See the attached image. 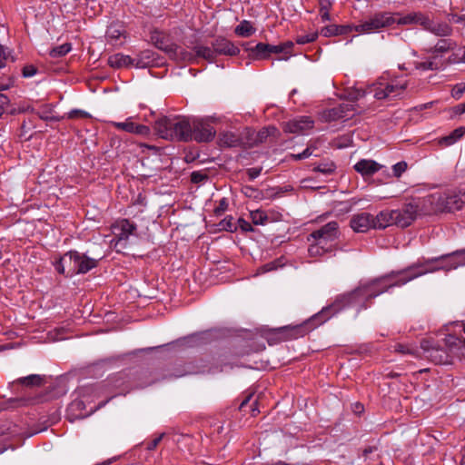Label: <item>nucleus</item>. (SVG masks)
<instances>
[{
	"instance_id": "1",
	"label": "nucleus",
	"mask_w": 465,
	"mask_h": 465,
	"mask_svg": "<svg viewBox=\"0 0 465 465\" xmlns=\"http://www.w3.org/2000/svg\"><path fill=\"white\" fill-rule=\"evenodd\" d=\"M389 276H381L368 282L361 284L351 292L338 295L334 302L324 307L314 315V319H320L319 323H323L331 316L348 307H358V311L366 309L367 302L388 291L386 286Z\"/></svg>"
},
{
	"instance_id": "2",
	"label": "nucleus",
	"mask_w": 465,
	"mask_h": 465,
	"mask_svg": "<svg viewBox=\"0 0 465 465\" xmlns=\"http://www.w3.org/2000/svg\"><path fill=\"white\" fill-rule=\"evenodd\" d=\"M438 262L439 259L434 257L423 262H415L401 271L391 272L386 274L385 276H389L385 283L387 289L402 286L420 276L440 271L441 269Z\"/></svg>"
},
{
	"instance_id": "3",
	"label": "nucleus",
	"mask_w": 465,
	"mask_h": 465,
	"mask_svg": "<svg viewBox=\"0 0 465 465\" xmlns=\"http://www.w3.org/2000/svg\"><path fill=\"white\" fill-rule=\"evenodd\" d=\"M155 133L170 141H190V118L185 116H162L154 123Z\"/></svg>"
},
{
	"instance_id": "4",
	"label": "nucleus",
	"mask_w": 465,
	"mask_h": 465,
	"mask_svg": "<svg viewBox=\"0 0 465 465\" xmlns=\"http://www.w3.org/2000/svg\"><path fill=\"white\" fill-rule=\"evenodd\" d=\"M340 234L337 222H330L308 236L310 246L308 252L311 257L322 256L332 250V242Z\"/></svg>"
},
{
	"instance_id": "5",
	"label": "nucleus",
	"mask_w": 465,
	"mask_h": 465,
	"mask_svg": "<svg viewBox=\"0 0 465 465\" xmlns=\"http://www.w3.org/2000/svg\"><path fill=\"white\" fill-rule=\"evenodd\" d=\"M424 204L433 213L458 211L465 204V192L449 190L434 193L424 198Z\"/></svg>"
},
{
	"instance_id": "6",
	"label": "nucleus",
	"mask_w": 465,
	"mask_h": 465,
	"mask_svg": "<svg viewBox=\"0 0 465 465\" xmlns=\"http://www.w3.org/2000/svg\"><path fill=\"white\" fill-rule=\"evenodd\" d=\"M421 357H424L435 364H452L453 353L450 344L448 348L440 346L433 340H422L420 341Z\"/></svg>"
},
{
	"instance_id": "7",
	"label": "nucleus",
	"mask_w": 465,
	"mask_h": 465,
	"mask_svg": "<svg viewBox=\"0 0 465 465\" xmlns=\"http://www.w3.org/2000/svg\"><path fill=\"white\" fill-rule=\"evenodd\" d=\"M216 122L213 116L204 118H190V141L208 143L213 140L216 131L212 125Z\"/></svg>"
},
{
	"instance_id": "8",
	"label": "nucleus",
	"mask_w": 465,
	"mask_h": 465,
	"mask_svg": "<svg viewBox=\"0 0 465 465\" xmlns=\"http://www.w3.org/2000/svg\"><path fill=\"white\" fill-rule=\"evenodd\" d=\"M406 80L395 78L391 81L380 79L370 87L369 93L378 99L395 98L400 96L407 88Z\"/></svg>"
},
{
	"instance_id": "9",
	"label": "nucleus",
	"mask_w": 465,
	"mask_h": 465,
	"mask_svg": "<svg viewBox=\"0 0 465 465\" xmlns=\"http://www.w3.org/2000/svg\"><path fill=\"white\" fill-rule=\"evenodd\" d=\"M395 24V15L390 12H379L368 17L355 26V31L361 34H371Z\"/></svg>"
},
{
	"instance_id": "10",
	"label": "nucleus",
	"mask_w": 465,
	"mask_h": 465,
	"mask_svg": "<svg viewBox=\"0 0 465 465\" xmlns=\"http://www.w3.org/2000/svg\"><path fill=\"white\" fill-rule=\"evenodd\" d=\"M112 229L115 241L114 247L120 250L127 247L129 238L135 235L137 226L127 219H122L117 221Z\"/></svg>"
},
{
	"instance_id": "11",
	"label": "nucleus",
	"mask_w": 465,
	"mask_h": 465,
	"mask_svg": "<svg viewBox=\"0 0 465 465\" xmlns=\"http://www.w3.org/2000/svg\"><path fill=\"white\" fill-rule=\"evenodd\" d=\"M151 40L155 47L169 54L171 58H186L187 54L183 53L177 45L172 43L163 34L154 32L151 36Z\"/></svg>"
},
{
	"instance_id": "12",
	"label": "nucleus",
	"mask_w": 465,
	"mask_h": 465,
	"mask_svg": "<svg viewBox=\"0 0 465 465\" xmlns=\"http://www.w3.org/2000/svg\"><path fill=\"white\" fill-rule=\"evenodd\" d=\"M419 206L415 203H405L401 208L393 210L395 225L405 228L416 219Z\"/></svg>"
},
{
	"instance_id": "13",
	"label": "nucleus",
	"mask_w": 465,
	"mask_h": 465,
	"mask_svg": "<svg viewBox=\"0 0 465 465\" xmlns=\"http://www.w3.org/2000/svg\"><path fill=\"white\" fill-rule=\"evenodd\" d=\"M439 265L442 271H451L465 265V249L458 250L439 257Z\"/></svg>"
},
{
	"instance_id": "14",
	"label": "nucleus",
	"mask_w": 465,
	"mask_h": 465,
	"mask_svg": "<svg viewBox=\"0 0 465 465\" xmlns=\"http://www.w3.org/2000/svg\"><path fill=\"white\" fill-rule=\"evenodd\" d=\"M320 319H314V316L309 321L295 326H285L280 329L281 333L284 334L290 339H297L299 337L304 336L311 330L314 329L316 326L321 325L319 323Z\"/></svg>"
},
{
	"instance_id": "15",
	"label": "nucleus",
	"mask_w": 465,
	"mask_h": 465,
	"mask_svg": "<svg viewBox=\"0 0 465 465\" xmlns=\"http://www.w3.org/2000/svg\"><path fill=\"white\" fill-rule=\"evenodd\" d=\"M219 143L225 147H247L246 131L244 133L223 131L220 133Z\"/></svg>"
},
{
	"instance_id": "16",
	"label": "nucleus",
	"mask_w": 465,
	"mask_h": 465,
	"mask_svg": "<svg viewBox=\"0 0 465 465\" xmlns=\"http://www.w3.org/2000/svg\"><path fill=\"white\" fill-rule=\"evenodd\" d=\"M75 257L76 251H69L64 253L58 261L55 262V270L64 275H75Z\"/></svg>"
},
{
	"instance_id": "17",
	"label": "nucleus",
	"mask_w": 465,
	"mask_h": 465,
	"mask_svg": "<svg viewBox=\"0 0 465 465\" xmlns=\"http://www.w3.org/2000/svg\"><path fill=\"white\" fill-rule=\"evenodd\" d=\"M111 124L119 131L147 136L150 134V128L147 125L136 124L133 117H128L124 122H111Z\"/></svg>"
},
{
	"instance_id": "18",
	"label": "nucleus",
	"mask_w": 465,
	"mask_h": 465,
	"mask_svg": "<svg viewBox=\"0 0 465 465\" xmlns=\"http://www.w3.org/2000/svg\"><path fill=\"white\" fill-rule=\"evenodd\" d=\"M278 130L276 127L270 125L262 128L259 132L246 130L247 147H252L258 143L265 142L270 136H276Z\"/></svg>"
},
{
	"instance_id": "19",
	"label": "nucleus",
	"mask_w": 465,
	"mask_h": 465,
	"mask_svg": "<svg viewBox=\"0 0 465 465\" xmlns=\"http://www.w3.org/2000/svg\"><path fill=\"white\" fill-rule=\"evenodd\" d=\"M351 229L356 232H366L374 229L373 215L369 213L354 214L350 222Z\"/></svg>"
},
{
	"instance_id": "20",
	"label": "nucleus",
	"mask_w": 465,
	"mask_h": 465,
	"mask_svg": "<svg viewBox=\"0 0 465 465\" xmlns=\"http://www.w3.org/2000/svg\"><path fill=\"white\" fill-rule=\"evenodd\" d=\"M314 121L310 116H299L294 118L283 125V130L291 134H302L304 131L312 129Z\"/></svg>"
},
{
	"instance_id": "21",
	"label": "nucleus",
	"mask_w": 465,
	"mask_h": 465,
	"mask_svg": "<svg viewBox=\"0 0 465 465\" xmlns=\"http://www.w3.org/2000/svg\"><path fill=\"white\" fill-rule=\"evenodd\" d=\"M423 29L430 32L438 37H449L452 35L453 29L446 22H435L430 18L427 15L426 23L423 25Z\"/></svg>"
},
{
	"instance_id": "22",
	"label": "nucleus",
	"mask_w": 465,
	"mask_h": 465,
	"mask_svg": "<svg viewBox=\"0 0 465 465\" xmlns=\"http://www.w3.org/2000/svg\"><path fill=\"white\" fill-rule=\"evenodd\" d=\"M213 48L214 49L215 54H223V55H237L240 53V49L230 40L219 37L213 41L212 44Z\"/></svg>"
},
{
	"instance_id": "23",
	"label": "nucleus",
	"mask_w": 465,
	"mask_h": 465,
	"mask_svg": "<svg viewBox=\"0 0 465 465\" xmlns=\"http://www.w3.org/2000/svg\"><path fill=\"white\" fill-rule=\"evenodd\" d=\"M395 15V24L399 25H419L423 28L426 23L427 15L421 12H411L405 15H401L399 13Z\"/></svg>"
},
{
	"instance_id": "24",
	"label": "nucleus",
	"mask_w": 465,
	"mask_h": 465,
	"mask_svg": "<svg viewBox=\"0 0 465 465\" xmlns=\"http://www.w3.org/2000/svg\"><path fill=\"white\" fill-rule=\"evenodd\" d=\"M75 263V274H84L95 268L98 264V260L76 251Z\"/></svg>"
},
{
	"instance_id": "25",
	"label": "nucleus",
	"mask_w": 465,
	"mask_h": 465,
	"mask_svg": "<svg viewBox=\"0 0 465 465\" xmlns=\"http://www.w3.org/2000/svg\"><path fill=\"white\" fill-rule=\"evenodd\" d=\"M381 165L373 160L361 159L355 163L354 169L362 176H371L381 169Z\"/></svg>"
},
{
	"instance_id": "26",
	"label": "nucleus",
	"mask_w": 465,
	"mask_h": 465,
	"mask_svg": "<svg viewBox=\"0 0 465 465\" xmlns=\"http://www.w3.org/2000/svg\"><path fill=\"white\" fill-rule=\"evenodd\" d=\"M374 229H385L391 225H395L393 210H383L376 216H373Z\"/></svg>"
},
{
	"instance_id": "27",
	"label": "nucleus",
	"mask_w": 465,
	"mask_h": 465,
	"mask_svg": "<svg viewBox=\"0 0 465 465\" xmlns=\"http://www.w3.org/2000/svg\"><path fill=\"white\" fill-rule=\"evenodd\" d=\"M154 53L151 50L140 52L135 57H133V65L137 68H146L154 64Z\"/></svg>"
},
{
	"instance_id": "28",
	"label": "nucleus",
	"mask_w": 465,
	"mask_h": 465,
	"mask_svg": "<svg viewBox=\"0 0 465 465\" xmlns=\"http://www.w3.org/2000/svg\"><path fill=\"white\" fill-rule=\"evenodd\" d=\"M456 47V42L450 38L443 37L440 39L433 47L428 50L431 54H445L450 50H454Z\"/></svg>"
},
{
	"instance_id": "29",
	"label": "nucleus",
	"mask_w": 465,
	"mask_h": 465,
	"mask_svg": "<svg viewBox=\"0 0 465 465\" xmlns=\"http://www.w3.org/2000/svg\"><path fill=\"white\" fill-rule=\"evenodd\" d=\"M133 57L123 54H115L108 58V64L113 68L133 65Z\"/></svg>"
},
{
	"instance_id": "30",
	"label": "nucleus",
	"mask_w": 465,
	"mask_h": 465,
	"mask_svg": "<svg viewBox=\"0 0 465 465\" xmlns=\"http://www.w3.org/2000/svg\"><path fill=\"white\" fill-rule=\"evenodd\" d=\"M242 46L246 51L252 52L258 57L264 58L269 54V44L258 43L255 45H252L246 43Z\"/></svg>"
},
{
	"instance_id": "31",
	"label": "nucleus",
	"mask_w": 465,
	"mask_h": 465,
	"mask_svg": "<svg viewBox=\"0 0 465 465\" xmlns=\"http://www.w3.org/2000/svg\"><path fill=\"white\" fill-rule=\"evenodd\" d=\"M394 351L403 355H411L415 358L421 357V350L413 344L398 343L394 346Z\"/></svg>"
},
{
	"instance_id": "32",
	"label": "nucleus",
	"mask_w": 465,
	"mask_h": 465,
	"mask_svg": "<svg viewBox=\"0 0 465 465\" xmlns=\"http://www.w3.org/2000/svg\"><path fill=\"white\" fill-rule=\"evenodd\" d=\"M255 28L248 20L242 21L234 29V33L242 37H249L255 33Z\"/></svg>"
},
{
	"instance_id": "33",
	"label": "nucleus",
	"mask_w": 465,
	"mask_h": 465,
	"mask_svg": "<svg viewBox=\"0 0 465 465\" xmlns=\"http://www.w3.org/2000/svg\"><path fill=\"white\" fill-rule=\"evenodd\" d=\"M465 134V129L463 127H459L453 130L449 135L442 137L440 140V143L450 146L455 143L460 138L463 136Z\"/></svg>"
},
{
	"instance_id": "34",
	"label": "nucleus",
	"mask_w": 465,
	"mask_h": 465,
	"mask_svg": "<svg viewBox=\"0 0 465 465\" xmlns=\"http://www.w3.org/2000/svg\"><path fill=\"white\" fill-rule=\"evenodd\" d=\"M16 382L26 387H39L43 384L44 378L38 374H31L19 378Z\"/></svg>"
},
{
	"instance_id": "35",
	"label": "nucleus",
	"mask_w": 465,
	"mask_h": 465,
	"mask_svg": "<svg viewBox=\"0 0 465 465\" xmlns=\"http://www.w3.org/2000/svg\"><path fill=\"white\" fill-rule=\"evenodd\" d=\"M450 51L452 54L448 58L450 64L465 63V46H458L456 45L455 49Z\"/></svg>"
},
{
	"instance_id": "36",
	"label": "nucleus",
	"mask_w": 465,
	"mask_h": 465,
	"mask_svg": "<svg viewBox=\"0 0 465 465\" xmlns=\"http://www.w3.org/2000/svg\"><path fill=\"white\" fill-rule=\"evenodd\" d=\"M194 50L197 56L203 57L208 61H213L216 56L213 48L199 45L195 46Z\"/></svg>"
},
{
	"instance_id": "37",
	"label": "nucleus",
	"mask_w": 465,
	"mask_h": 465,
	"mask_svg": "<svg viewBox=\"0 0 465 465\" xmlns=\"http://www.w3.org/2000/svg\"><path fill=\"white\" fill-rule=\"evenodd\" d=\"M72 49L71 44L65 43L50 50L49 55L52 58H59L67 54Z\"/></svg>"
},
{
	"instance_id": "38",
	"label": "nucleus",
	"mask_w": 465,
	"mask_h": 465,
	"mask_svg": "<svg viewBox=\"0 0 465 465\" xmlns=\"http://www.w3.org/2000/svg\"><path fill=\"white\" fill-rule=\"evenodd\" d=\"M252 222L255 225H264L268 221V215L262 210L257 209L250 213Z\"/></svg>"
},
{
	"instance_id": "39",
	"label": "nucleus",
	"mask_w": 465,
	"mask_h": 465,
	"mask_svg": "<svg viewBox=\"0 0 465 465\" xmlns=\"http://www.w3.org/2000/svg\"><path fill=\"white\" fill-rule=\"evenodd\" d=\"M349 111V104H341L338 108H333L329 112L331 119L349 117L351 114H347Z\"/></svg>"
},
{
	"instance_id": "40",
	"label": "nucleus",
	"mask_w": 465,
	"mask_h": 465,
	"mask_svg": "<svg viewBox=\"0 0 465 465\" xmlns=\"http://www.w3.org/2000/svg\"><path fill=\"white\" fill-rule=\"evenodd\" d=\"M336 166L332 162H326L319 163L317 166L313 168L314 172H319L323 174H331L334 172Z\"/></svg>"
},
{
	"instance_id": "41",
	"label": "nucleus",
	"mask_w": 465,
	"mask_h": 465,
	"mask_svg": "<svg viewBox=\"0 0 465 465\" xmlns=\"http://www.w3.org/2000/svg\"><path fill=\"white\" fill-rule=\"evenodd\" d=\"M318 37V32L313 31L305 35H298L296 37V43L298 45H305L315 41Z\"/></svg>"
},
{
	"instance_id": "42",
	"label": "nucleus",
	"mask_w": 465,
	"mask_h": 465,
	"mask_svg": "<svg viewBox=\"0 0 465 465\" xmlns=\"http://www.w3.org/2000/svg\"><path fill=\"white\" fill-rule=\"evenodd\" d=\"M450 342V350L455 351V353H461L465 351V339L452 338Z\"/></svg>"
},
{
	"instance_id": "43",
	"label": "nucleus",
	"mask_w": 465,
	"mask_h": 465,
	"mask_svg": "<svg viewBox=\"0 0 465 465\" xmlns=\"http://www.w3.org/2000/svg\"><path fill=\"white\" fill-rule=\"evenodd\" d=\"M232 221H233V218L232 216L225 217L223 220H222L219 223V224H218L219 228L221 230H224L227 232H233L234 230H236V226L234 225Z\"/></svg>"
},
{
	"instance_id": "44",
	"label": "nucleus",
	"mask_w": 465,
	"mask_h": 465,
	"mask_svg": "<svg viewBox=\"0 0 465 465\" xmlns=\"http://www.w3.org/2000/svg\"><path fill=\"white\" fill-rule=\"evenodd\" d=\"M465 93V83H459L451 89V96L459 100Z\"/></svg>"
},
{
	"instance_id": "45",
	"label": "nucleus",
	"mask_w": 465,
	"mask_h": 465,
	"mask_svg": "<svg viewBox=\"0 0 465 465\" xmlns=\"http://www.w3.org/2000/svg\"><path fill=\"white\" fill-rule=\"evenodd\" d=\"M321 35L324 37H331L334 35H338V30L336 25H330L327 26H324L321 30Z\"/></svg>"
},
{
	"instance_id": "46",
	"label": "nucleus",
	"mask_w": 465,
	"mask_h": 465,
	"mask_svg": "<svg viewBox=\"0 0 465 465\" xmlns=\"http://www.w3.org/2000/svg\"><path fill=\"white\" fill-rule=\"evenodd\" d=\"M407 163L405 162H399L392 166L393 175L395 177H401V174L406 171Z\"/></svg>"
},
{
	"instance_id": "47",
	"label": "nucleus",
	"mask_w": 465,
	"mask_h": 465,
	"mask_svg": "<svg viewBox=\"0 0 465 465\" xmlns=\"http://www.w3.org/2000/svg\"><path fill=\"white\" fill-rule=\"evenodd\" d=\"M37 73V68L33 64H27L23 68V76L25 78L32 77Z\"/></svg>"
},
{
	"instance_id": "48",
	"label": "nucleus",
	"mask_w": 465,
	"mask_h": 465,
	"mask_svg": "<svg viewBox=\"0 0 465 465\" xmlns=\"http://www.w3.org/2000/svg\"><path fill=\"white\" fill-rule=\"evenodd\" d=\"M207 179V175L202 172H193L191 174V181L194 183H201Z\"/></svg>"
},
{
	"instance_id": "49",
	"label": "nucleus",
	"mask_w": 465,
	"mask_h": 465,
	"mask_svg": "<svg viewBox=\"0 0 465 465\" xmlns=\"http://www.w3.org/2000/svg\"><path fill=\"white\" fill-rule=\"evenodd\" d=\"M228 208V202L225 198H223L218 206L214 208V213L216 215H221L226 209Z\"/></svg>"
},
{
	"instance_id": "50",
	"label": "nucleus",
	"mask_w": 465,
	"mask_h": 465,
	"mask_svg": "<svg viewBox=\"0 0 465 465\" xmlns=\"http://www.w3.org/2000/svg\"><path fill=\"white\" fill-rule=\"evenodd\" d=\"M238 225L242 232H252L253 231L252 224L242 218L238 219Z\"/></svg>"
},
{
	"instance_id": "51",
	"label": "nucleus",
	"mask_w": 465,
	"mask_h": 465,
	"mask_svg": "<svg viewBox=\"0 0 465 465\" xmlns=\"http://www.w3.org/2000/svg\"><path fill=\"white\" fill-rule=\"evenodd\" d=\"M355 26L356 25H337L338 35H346L353 30L355 31Z\"/></svg>"
},
{
	"instance_id": "52",
	"label": "nucleus",
	"mask_w": 465,
	"mask_h": 465,
	"mask_svg": "<svg viewBox=\"0 0 465 465\" xmlns=\"http://www.w3.org/2000/svg\"><path fill=\"white\" fill-rule=\"evenodd\" d=\"M261 172H262V168L252 167V168H249L247 170V174H248L250 180H254L261 174Z\"/></svg>"
},
{
	"instance_id": "53",
	"label": "nucleus",
	"mask_w": 465,
	"mask_h": 465,
	"mask_svg": "<svg viewBox=\"0 0 465 465\" xmlns=\"http://www.w3.org/2000/svg\"><path fill=\"white\" fill-rule=\"evenodd\" d=\"M9 104V98L4 94H0V117L5 112V107Z\"/></svg>"
},
{
	"instance_id": "54",
	"label": "nucleus",
	"mask_w": 465,
	"mask_h": 465,
	"mask_svg": "<svg viewBox=\"0 0 465 465\" xmlns=\"http://www.w3.org/2000/svg\"><path fill=\"white\" fill-rule=\"evenodd\" d=\"M88 114L83 110L74 109L68 113L69 118L86 117Z\"/></svg>"
},
{
	"instance_id": "55",
	"label": "nucleus",
	"mask_w": 465,
	"mask_h": 465,
	"mask_svg": "<svg viewBox=\"0 0 465 465\" xmlns=\"http://www.w3.org/2000/svg\"><path fill=\"white\" fill-rule=\"evenodd\" d=\"M6 58H7L6 48L4 45H0V68L5 67Z\"/></svg>"
},
{
	"instance_id": "56",
	"label": "nucleus",
	"mask_w": 465,
	"mask_h": 465,
	"mask_svg": "<svg viewBox=\"0 0 465 465\" xmlns=\"http://www.w3.org/2000/svg\"><path fill=\"white\" fill-rule=\"evenodd\" d=\"M163 435H164L163 433L160 434L158 437H156L154 440H153L150 443H148L147 450H154L158 446V444L161 442Z\"/></svg>"
},
{
	"instance_id": "57",
	"label": "nucleus",
	"mask_w": 465,
	"mask_h": 465,
	"mask_svg": "<svg viewBox=\"0 0 465 465\" xmlns=\"http://www.w3.org/2000/svg\"><path fill=\"white\" fill-rule=\"evenodd\" d=\"M418 68L419 69H421V70H435L436 69V65L433 62L431 61H429V62H422L420 63L419 65H418Z\"/></svg>"
},
{
	"instance_id": "58",
	"label": "nucleus",
	"mask_w": 465,
	"mask_h": 465,
	"mask_svg": "<svg viewBox=\"0 0 465 465\" xmlns=\"http://www.w3.org/2000/svg\"><path fill=\"white\" fill-rule=\"evenodd\" d=\"M242 193L248 197H256V193H259V191L251 187L245 186L242 188Z\"/></svg>"
},
{
	"instance_id": "59",
	"label": "nucleus",
	"mask_w": 465,
	"mask_h": 465,
	"mask_svg": "<svg viewBox=\"0 0 465 465\" xmlns=\"http://www.w3.org/2000/svg\"><path fill=\"white\" fill-rule=\"evenodd\" d=\"M316 148L317 147L315 145H312V144L308 145L307 148L302 152L303 157L306 159V158H309L310 156L313 155V153L316 150Z\"/></svg>"
},
{
	"instance_id": "60",
	"label": "nucleus",
	"mask_w": 465,
	"mask_h": 465,
	"mask_svg": "<svg viewBox=\"0 0 465 465\" xmlns=\"http://www.w3.org/2000/svg\"><path fill=\"white\" fill-rule=\"evenodd\" d=\"M281 54V53H283V49L282 47V45H269V54Z\"/></svg>"
},
{
	"instance_id": "61",
	"label": "nucleus",
	"mask_w": 465,
	"mask_h": 465,
	"mask_svg": "<svg viewBox=\"0 0 465 465\" xmlns=\"http://www.w3.org/2000/svg\"><path fill=\"white\" fill-rule=\"evenodd\" d=\"M453 112L455 114H458V115L464 114L465 113V102L456 105L453 108Z\"/></svg>"
},
{
	"instance_id": "62",
	"label": "nucleus",
	"mask_w": 465,
	"mask_h": 465,
	"mask_svg": "<svg viewBox=\"0 0 465 465\" xmlns=\"http://www.w3.org/2000/svg\"><path fill=\"white\" fill-rule=\"evenodd\" d=\"M282 45V47L283 49V52L284 54H290V50L292 49V47L293 46V43L292 41H287L283 44H281Z\"/></svg>"
},
{
	"instance_id": "63",
	"label": "nucleus",
	"mask_w": 465,
	"mask_h": 465,
	"mask_svg": "<svg viewBox=\"0 0 465 465\" xmlns=\"http://www.w3.org/2000/svg\"><path fill=\"white\" fill-rule=\"evenodd\" d=\"M96 389L93 386L84 387L81 390L82 396L84 397L85 395L94 391Z\"/></svg>"
},
{
	"instance_id": "64",
	"label": "nucleus",
	"mask_w": 465,
	"mask_h": 465,
	"mask_svg": "<svg viewBox=\"0 0 465 465\" xmlns=\"http://www.w3.org/2000/svg\"><path fill=\"white\" fill-rule=\"evenodd\" d=\"M321 11L328 10L330 6L329 0H320Z\"/></svg>"
}]
</instances>
